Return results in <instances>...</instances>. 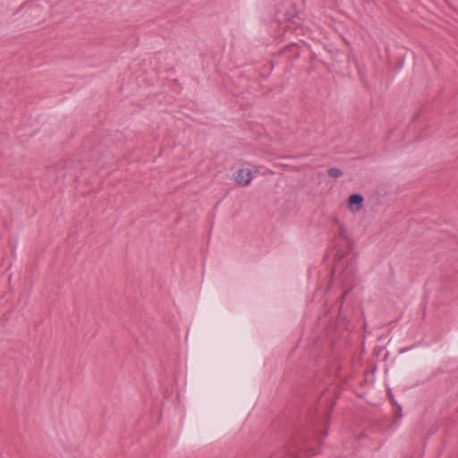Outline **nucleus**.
I'll return each mask as SVG.
<instances>
[{
    "label": "nucleus",
    "mask_w": 458,
    "mask_h": 458,
    "mask_svg": "<svg viewBox=\"0 0 458 458\" xmlns=\"http://www.w3.org/2000/svg\"><path fill=\"white\" fill-rule=\"evenodd\" d=\"M234 180L237 183L247 186L253 179L252 173L249 168H240L233 174Z\"/></svg>",
    "instance_id": "obj_1"
},
{
    "label": "nucleus",
    "mask_w": 458,
    "mask_h": 458,
    "mask_svg": "<svg viewBox=\"0 0 458 458\" xmlns=\"http://www.w3.org/2000/svg\"><path fill=\"white\" fill-rule=\"evenodd\" d=\"M364 198L359 193L351 194L348 198V206L351 208H356V210H360L362 208Z\"/></svg>",
    "instance_id": "obj_2"
},
{
    "label": "nucleus",
    "mask_w": 458,
    "mask_h": 458,
    "mask_svg": "<svg viewBox=\"0 0 458 458\" xmlns=\"http://www.w3.org/2000/svg\"><path fill=\"white\" fill-rule=\"evenodd\" d=\"M327 174L332 178H339L343 175V172L337 167H331L327 170Z\"/></svg>",
    "instance_id": "obj_3"
}]
</instances>
